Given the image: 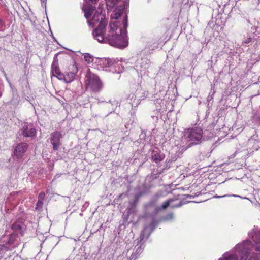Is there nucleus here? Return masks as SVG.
Masks as SVG:
<instances>
[{
  "label": "nucleus",
  "instance_id": "f257e3e1",
  "mask_svg": "<svg viewBox=\"0 0 260 260\" xmlns=\"http://www.w3.org/2000/svg\"><path fill=\"white\" fill-rule=\"evenodd\" d=\"M99 24L92 32L94 39L99 42L107 43L111 46H118L121 44V41H125V37L122 34V28H119L115 22H110L109 31L107 34H104L105 28L107 24V20L105 16L96 11L91 19L87 21L88 24L91 27H94L99 22Z\"/></svg>",
  "mask_w": 260,
  "mask_h": 260
},
{
  "label": "nucleus",
  "instance_id": "f03ea898",
  "mask_svg": "<svg viewBox=\"0 0 260 260\" xmlns=\"http://www.w3.org/2000/svg\"><path fill=\"white\" fill-rule=\"evenodd\" d=\"M85 88L86 90L93 93L100 92L103 87V83L99 77L92 73L88 69L84 78Z\"/></svg>",
  "mask_w": 260,
  "mask_h": 260
},
{
  "label": "nucleus",
  "instance_id": "7ed1b4c3",
  "mask_svg": "<svg viewBox=\"0 0 260 260\" xmlns=\"http://www.w3.org/2000/svg\"><path fill=\"white\" fill-rule=\"evenodd\" d=\"M121 14L122 10L120 9L116 8L113 14L111 15V17L112 20L110 22H115L117 26H118V27L122 28V32L125 35V41H121V44L119 46H123L125 47L127 45V39L126 36V29L128 26L127 17L126 15L124 16V17L122 18L121 22H120L119 18L121 17Z\"/></svg>",
  "mask_w": 260,
  "mask_h": 260
},
{
  "label": "nucleus",
  "instance_id": "20e7f679",
  "mask_svg": "<svg viewBox=\"0 0 260 260\" xmlns=\"http://www.w3.org/2000/svg\"><path fill=\"white\" fill-rule=\"evenodd\" d=\"M203 135V130L199 127H190L185 129L184 132V137L189 141L191 142L188 145L187 147L189 148L192 146L201 143Z\"/></svg>",
  "mask_w": 260,
  "mask_h": 260
},
{
  "label": "nucleus",
  "instance_id": "39448f33",
  "mask_svg": "<svg viewBox=\"0 0 260 260\" xmlns=\"http://www.w3.org/2000/svg\"><path fill=\"white\" fill-rule=\"evenodd\" d=\"M78 71V69L76 62L72 60L68 64L67 70L65 73H63V77H61V80L66 83H69L72 82L75 78L76 74Z\"/></svg>",
  "mask_w": 260,
  "mask_h": 260
},
{
  "label": "nucleus",
  "instance_id": "423d86ee",
  "mask_svg": "<svg viewBox=\"0 0 260 260\" xmlns=\"http://www.w3.org/2000/svg\"><path fill=\"white\" fill-rule=\"evenodd\" d=\"M62 138V134L59 131H55L51 134L50 138V142L52 145L53 149L54 151L58 150L60 146L62 145L61 142Z\"/></svg>",
  "mask_w": 260,
  "mask_h": 260
},
{
  "label": "nucleus",
  "instance_id": "0eeeda50",
  "mask_svg": "<svg viewBox=\"0 0 260 260\" xmlns=\"http://www.w3.org/2000/svg\"><path fill=\"white\" fill-rule=\"evenodd\" d=\"M251 247H252V244L251 242L249 241L243 242L241 245L239 246L241 260H247L250 253Z\"/></svg>",
  "mask_w": 260,
  "mask_h": 260
},
{
  "label": "nucleus",
  "instance_id": "6e6552de",
  "mask_svg": "<svg viewBox=\"0 0 260 260\" xmlns=\"http://www.w3.org/2000/svg\"><path fill=\"white\" fill-rule=\"evenodd\" d=\"M59 54H56L53 59L51 65V76L56 77L59 80H61V77H63V73L61 72L58 65V59L57 56Z\"/></svg>",
  "mask_w": 260,
  "mask_h": 260
},
{
  "label": "nucleus",
  "instance_id": "1a4fd4ad",
  "mask_svg": "<svg viewBox=\"0 0 260 260\" xmlns=\"http://www.w3.org/2000/svg\"><path fill=\"white\" fill-rule=\"evenodd\" d=\"M28 145L24 142L18 144L14 151V155L17 158L22 157L26 152Z\"/></svg>",
  "mask_w": 260,
  "mask_h": 260
},
{
  "label": "nucleus",
  "instance_id": "9d476101",
  "mask_svg": "<svg viewBox=\"0 0 260 260\" xmlns=\"http://www.w3.org/2000/svg\"><path fill=\"white\" fill-rule=\"evenodd\" d=\"M22 135L25 137H34L36 135V129L35 128L28 127L27 125L23 126L21 129Z\"/></svg>",
  "mask_w": 260,
  "mask_h": 260
},
{
  "label": "nucleus",
  "instance_id": "9b49d317",
  "mask_svg": "<svg viewBox=\"0 0 260 260\" xmlns=\"http://www.w3.org/2000/svg\"><path fill=\"white\" fill-rule=\"evenodd\" d=\"M95 9V7L89 4H86L83 6L82 10L84 12V16L86 19H89Z\"/></svg>",
  "mask_w": 260,
  "mask_h": 260
},
{
  "label": "nucleus",
  "instance_id": "f8f14e48",
  "mask_svg": "<svg viewBox=\"0 0 260 260\" xmlns=\"http://www.w3.org/2000/svg\"><path fill=\"white\" fill-rule=\"evenodd\" d=\"M165 158V155L158 151H153L151 155L152 160L158 163L161 161Z\"/></svg>",
  "mask_w": 260,
  "mask_h": 260
},
{
  "label": "nucleus",
  "instance_id": "ddd939ff",
  "mask_svg": "<svg viewBox=\"0 0 260 260\" xmlns=\"http://www.w3.org/2000/svg\"><path fill=\"white\" fill-rule=\"evenodd\" d=\"M252 239L255 243V250L260 252V235L255 234L252 236Z\"/></svg>",
  "mask_w": 260,
  "mask_h": 260
},
{
  "label": "nucleus",
  "instance_id": "4468645a",
  "mask_svg": "<svg viewBox=\"0 0 260 260\" xmlns=\"http://www.w3.org/2000/svg\"><path fill=\"white\" fill-rule=\"evenodd\" d=\"M99 65L102 67H107L110 66V61L109 59L106 58H102L100 59L98 61Z\"/></svg>",
  "mask_w": 260,
  "mask_h": 260
},
{
  "label": "nucleus",
  "instance_id": "2eb2a0df",
  "mask_svg": "<svg viewBox=\"0 0 260 260\" xmlns=\"http://www.w3.org/2000/svg\"><path fill=\"white\" fill-rule=\"evenodd\" d=\"M17 235L18 234L15 233L11 234L8 241V243L9 244H13L17 237Z\"/></svg>",
  "mask_w": 260,
  "mask_h": 260
},
{
  "label": "nucleus",
  "instance_id": "dca6fc26",
  "mask_svg": "<svg viewBox=\"0 0 260 260\" xmlns=\"http://www.w3.org/2000/svg\"><path fill=\"white\" fill-rule=\"evenodd\" d=\"M174 201L173 199H169L163 203L161 206V208L163 210L166 209L170 205V204Z\"/></svg>",
  "mask_w": 260,
  "mask_h": 260
},
{
  "label": "nucleus",
  "instance_id": "f3484780",
  "mask_svg": "<svg viewBox=\"0 0 260 260\" xmlns=\"http://www.w3.org/2000/svg\"><path fill=\"white\" fill-rule=\"evenodd\" d=\"M84 60L87 63H90L93 62V57L88 54H86L84 55Z\"/></svg>",
  "mask_w": 260,
  "mask_h": 260
},
{
  "label": "nucleus",
  "instance_id": "a211bd4d",
  "mask_svg": "<svg viewBox=\"0 0 260 260\" xmlns=\"http://www.w3.org/2000/svg\"><path fill=\"white\" fill-rule=\"evenodd\" d=\"M249 260H260V253H253Z\"/></svg>",
  "mask_w": 260,
  "mask_h": 260
},
{
  "label": "nucleus",
  "instance_id": "6ab92c4d",
  "mask_svg": "<svg viewBox=\"0 0 260 260\" xmlns=\"http://www.w3.org/2000/svg\"><path fill=\"white\" fill-rule=\"evenodd\" d=\"M238 256L235 254H230L224 257L223 260H238Z\"/></svg>",
  "mask_w": 260,
  "mask_h": 260
},
{
  "label": "nucleus",
  "instance_id": "aec40b11",
  "mask_svg": "<svg viewBox=\"0 0 260 260\" xmlns=\"http://www.w3.org/2000/svg\"><path fill=\"white\" fill-rule=\"evenodd\" d=\"M12 229L15 231H17L18 230H21V225L17 223H14L12 224Z\"/></svg>",
  "mask_w": 260,
  "mask_h": 260
},
{
  "label": "nucleus",
  "instance_id": "412c9836",
  "mask_svg": "<svg viewBox=\"0 0 260 260\" xmlns=\"http://www.w3.org/2000/svg\"><path fill=\"white\" fill-rule=\"evenodd\" d=\"M10 249L4 244L0 245V251H9Z\"/></svg>",
  "mask_w": 260,
  "mask_h": 260
},
{
  "label": "nucleus",
  "instance_id": "4be33fe9",
  "mask_svg": "<svg viewBox=\"0 0 260 260\" xmlns=\"http://www.w3.org/2000/svg\"><path fill=\"white\" fill-rule=\"evenodd\" d=\"M45 197V194L44 192H41L38 196V200H43Z\"/></svg>",
  "mask_w": 260,
  "mask_h": 260
},
{
  "label": "nucleus",
  "instance_id": "5701e85b",
  "mask_svg": "<svg viewBox=\"0 0 260 260\" xmlns=\"http://www.w3.org/2000/svg\"><path fill=\"white\" fill-rule=\"evenodd\" d=\"M43 201L41 200H38L37 203V207H42L43 205Z\"/></svg>",
  "mask_w": 260,
  "mask_h": 260
},
{
  "label": "nucleus",
  "instance_id": "b1692460",
  "mask_svg": "<svg viewBox=\"0 0 260 260\" xmlns=\"http://www.w3.org/2000/svg\"><path fill=\"white\" fill-rule=\"evenodd\" d=\"M118 0H106L107 2H111L113 5H115Z\"/></svg>",
  "mask_w": 260,
  "mask_h": 260
},
{
  "label": "nucleus",
  "instance_id": "393cba45",
  "mask_svg": "<svg viewBox=\"0 0 260 260\" xmlns=\"http://www.w3.org/2000/svg\"><path fill=\"white\" fill-rule=\"evenodd\" d=\"M88 1L90 2L93 4H96L99 1V0H88Z\"/></svg>",
  "mask_w": 260,
  "mask_h": 260
},
{
  "label": "nucleus",
  "instance_id": "a878e982",
  "mask_svg": "<svg viewBox=\"0 0 260 260\" xmlns=\"http://www.w3.org/2000/svg\"><path fill=\"white\" fill-rule=\"evenodd\" d=\"M180 206V205H176V206H173V207H179Z\"/></svg>",
  "mask_w": 260,
  "mask_h": 260
},
{
  "label": "nucleus",
  "instance_id": "bb28decb",
  "mask_svg": "<svg viewBox=\"0 0 260 260\" xmlns=\"http://www.w3.org/2000/svg\"><path fill=\"white\" fill-rule=\"evenodd\" d=\"M172 216H173V213H171V214H170V217H172Z\"/></svg>",
  "mask_w": 260,
  "mask_h": 260
}]
</instances>
